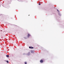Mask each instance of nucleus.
Segmentation results:
<instances>
[{"label": "nucleus", "mask_w": 64, "mask_h": 64, "mask_svg": "<svg viewBox=\"0 0 64 64\" xmlns=\"http://www.w3.org/2000/svg\"><path fill=\"white\" fill-rule=\"evenodd\" d=\"M29 48L30 49H33L34 48L31 46H29Z\"/></svg>", "instance_id": "nucleus-1"}, {"label": "nucleus", "mask_w": 64, "mask_h": 64, "mask_svg": "<svg viewBox=\"0 0 64 64\" xmlns=\"http://www.w3.org/2000/svg\"><path fill=\"white\" fill-rule=\"evenodd\" d=\"M40 63H43V60H41L40 61Z\"/></svg>", "instance_id": "nucleus-2"}, {"label": "nucleus", "mask_w": 64, "mask_h": 64, "mask_svg": "<svg viewBox=\"0 0 64 64\" xmlns=\"http://www.w3.org/2000/svg\"><path fill=\"white\" fill-rule=\"evenodd\" d=\"M30 36V34H28V38Z\"/></svg>", "instance_id": "nucleus-3"}, {"label": "nucleus", "mask_w": 64, "mask_h": 64, "mask_svg": "<svg viewBox=\"0 0 64 64\" xmlns=\"http://www.w3.org/2000/svg\"><path fill=\"white\" fill-rule=\"evenodd\" d=\"M6 56L7 57H9V55H6Z\"/></svg>", "instance_id": "nucleus-4"}, {"label": "nucleus", "mask_w": 64, "mask_h": 64, "mask_svg": "<svg viewBox=\"0 0 64 64\" xmlns=\"http://www.w3.org/2000/svg\"><path fill=\"white\" fill-rule=\"evenodd\" d=\"M6 62L7 63H9V62H8V61H6Z\"/></svg>", "instance_id": "nucleus-5"}, {"label": "nucleus", "mask_w": 64, "mask_h": 64, "mask_svg": "<svg viewBox=\"0 0 64 64\" xmlns=\"http://www.w3.org/2000/svg\"><path fill=\"white\" fill-rule=\"evenodd\" d=\"M24 63L25 64H27V62H25Z\"/></svg>", "instance_id": "nucleus-6"}, {"label": "nucleus", "mask_w": 64, "mask_h": 64, "mask_svg": "<svg viewBox=\"0 0 64 64\" xmlns=\"http://www.w3.org/2000/svg\"><path fill=\"white\" fill-rule=\"evenodd\" d=\"M39 5H41V4H40Z\"/></svg>", "instance_id": "nucleus-7"}, {"label": "nucleus", "mask_w": 64, "mask_h": 64, "mask_svg": "<svg viewBox=\"0 0 64 64\" xmlns=\"http://www.w3.org/2000/svg\"><path fill=\"white\" fill-rule=\"evenodd\" d=\"M1 15H2V16H3V14H1Z\"/></svg>", "instance_id": "nucleus-8"}, {"label": "nucleus", "mask_w": 64, "mask_h": 64, "mask_svg": "<svg viewBox=\"0 0 64 64\" xmlns=\"http://www.w3.org/2000/svg\"><path fill=\"white\" fill-rule=\"evenodd\" d=\"M57 10L58 11H59V10Z\"/></svg>", "instance_id": "nucleus-9"}, {"label": "nucleus", "mask_w": 64, "mask_h": 64, "mask_svg": "<svg viewBox=\"0 0 64 64\" xmlns=\"http://www.w3.org/2000/svg\"><path fill=\"white\" fill-rule=\"evenodd\" d=\"M1 30V31H2V30Z\"/></svg>", "instance_id": "nucleus-10"}, {"label": "nucleus", "mask_w": 64, "mask_h": 64, "mask_svg": "<svg viewBox=\"0 0 64 64\" xmlns=\"http://www.w3.org/2000/svg\"><path fill=\"white\" fill-rule=\"evenodd\" d=\"M29 15H28V16H29Z\"/></svg>", "instance_id": "nucleus-11"}]
</instances>
